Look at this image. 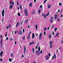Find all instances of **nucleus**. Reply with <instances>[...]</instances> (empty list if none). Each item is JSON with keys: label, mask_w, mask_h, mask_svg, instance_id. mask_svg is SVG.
<instances>
[{"label": "nucleus", "mask_w": 63, "mask_h": 63, "mask_svg": "<svg viewBox=\"0 0 63 63\" xmlns=\"http://www.w3.org/2000/svg\"><path fill=\"white\" fill-rule=\"evenodd\" d=\"M18 34H19L20 35H21L22 34V32L21 31H19L18 32Z\"/></svg>", "instance_id": "nucleus-1"}, {"label": "nucleus", "mask_w": 63, "mask_h": 63, "mask_svg": "<svg viewBox=\"0 0 63 63\" xmlns=\"http://www.w3.org/2000/svg\"><path fill=\"white\" fill-rule=\"evenodd\" d=\"M25 12V14L26 15V16H28V13H27V10L25 9L24 11Z\"/></svg>", "instance_id": "nucleus-2"}, {"label": "nucleus", "mask_w": 63, "mask_h": 63, "mask_svg": "<svg viewBox=\"0 0 63 63\" xmlns=\"http://www.w3.org/2000/svg\"><path fill=\"white\" fill-rule=\"evenodd\" d=\"M5 12V11H4V9H3L2 11V12L1 14L2 15V16L4 17V13Z\"/></svg>", "instance_id": "nucleus-3"}, {"label": "nucleus", "mask_w": 63, "mask_h": 63, "mask_svg": "<svg viewBox=\"0 0 63 63\" xmlns=\"http://www.w3.org/2000/svg\"><path fill=\"white\" fill-rule=\"evenodd\" d=\"M36 53L37 55H39L40 54V52L38 51H36Z\"/></svg>", "instance_id": "nucleus-4"}, {"label": "nucleus", "mask_w": 63, "mask_h": 63, "mask_svg": "<svg viewBox=\"0 0 63 63\" xmlns=\"http://www.w3.org/2000/svg\"><path fill=\"white\" fill-rule=\"evenodd\" d=\"M42 33H41L39 35V40H40L41 39V37H42Z\"/></svg>", "instance_id": "nucleus-5"}, {"label": "nucleus", "mask_w": 63, "mask_h": 63, "mask_svg": "<svg viewBox=\"0 0 63 63\" xmlns=\"http://www.w3.org/2000/svg\"><path fill=\"white\" fill-rule=\"evenodd\" d=\"M3 51H2L0 53V57H2V54H3Z\"/></svg>", "instance_id": "nucleus-6"}, {"label": "nucleus", "mask_w": 63, "mask_h": 63, "mask_svg": "<svg viewBox=\"0 0 63 63\" xmlns=\"http://www.w3.org/2000/svg\"><path fill=\"white\" fill-rule=\"evenodd\" d=\"M18 26H19V22H18L17 23V24L16 25V27H17Z\"/></svg>", "instance_id": "nucleus-7"}, {"label": "nucleus", "mask_w": 63, "mask_h": 63, "mask_svg": "<svg viewBox=\"0 0 63 63\" xmlns=\"http://www.w3.org/2000/svg\"><path fill=\"white\" fill-rule=\"evenodd\" d=\"M35 37V35L34 34V33H33L32 34V39H34V37Z\"/></svg>", "instance_id": "nucleus-8"}, {"label": "nucleus", "mask_w": 63, "mask_h": 63, "mask_svg": "<svg viewBox=\"0 0 63 63\" xmlns=\"http://www.w3.org/2000/svg\"><path fill=\"white\" fill-rule=\"evenodd\" d=\"M24 54H25V51H26V47L25 46L24 47Z\"/></svg>", "instance_id": "nucleus-9"}, {"label": "nucleus", "mask_w": 63, "mask_h": 63, "mask_svg": "<svg viewBox=\"0 0 63 63\" xmlns=\"http://www.w3.org/2000/svg\"><path fill=\"white\" fill-rule=\"evenodd\" d=\"M48 59V56H46V59L47 60Z\"/></svg>", "instance_id": "nucleus-10"}, {"label": "nucleus", "mask_w": 63, "mask_h": 63, "mask_svg": "<svg viewBox=\"0 0 63 63\" xmlns=\"http://www.w3.org/2000/svg\"><path fill=\"white\" fill-rule=\"evenodd\" d=\"M50 7H51V5H48L47 7L49 9L50 8Z\"/></svg>", "instance_id": "nucleus-11"}, {"label": "nucleus", "mask_w": 63, "mask_h": 63, "mask_svg": "<svg viewBox=\"0 0 63 63\" xmlns=\"http://www.w3.org/2000/svg\"><path fill=\"white\" fill-rule=\"evenodd\" d=\"M30 35H29L27 37V39H28V40H29L30 39Z\"/></svg>", "instance_id": "nucleus-12"}, {"label": "nucleus", "mask_w": 63, "mask_h": 63, "mask_svg": "<svg viewBox=\"0 0 63 63\" xmlns=\"http://www.w3.org/2000/svg\"><path fill=\"white\" fill-rule=\"evenodd\" d=\"M49 38H51V33H50L49 36Z\"/></svg>", "instance_id": "nucleus-13"}, {"label": "nucleus", "mask_w": 63, "mask_h": 63, "mask_svg": "<svg viewBox=\"0 0 63 63\" xmlns=\"http://www.w3.org/2000/svg\"><path fill=\"white\" fill-rule=\"evenodd\" d=\"M49 44H50V45H51V44H53V42L52 41H50L49 42Z\"/></svg>", "instance_id": "nucleus-14"}, {"label": "nucleus", "mask_w": 63, "mask_h": 63, "mask_svg": "<svg viewBox=\"0 0 63 63\" xmlns=\"http://www.w3.org/2000/svg\"><path fill=\"white\" fill-rule=\"evenodd\" d=\"M50 48H52V47H53L52 45L51 44H50Z\"/></svg>", "instance_id": "nucleus-15"}, {"label": "nucleus", "mask_w": 63, "mask_h": 63, "mask_svg": "<svg viewBox=\"0 0 63 63\" xmlns=\"http://www.w3.org/2000/svg\"><path fill=\"white\" fill-rule=\"evenodd\" d=\"M13 6L12 5H11L10 6V7H9L10 8L12 9V8H13Z\"/></svg>", "instance_id": "nucleus-16"}, {"label": "nucleus", "mask_w": 63, "mask_h": 63, "mask_svg": "<svg viewBox=\"0 0 63 63\" xmlns=\"http://www.w3.org/2000/svg\"><path fill=\"white\" fill-rule=\"evenodd\" d=\"M32 3H31L29 4V6H30L31 7H32Z\"/></svg>", "instance_id": "nucleus-17"}, {"label": "nucleus", "mask_w": 63, "mask_h": 63, "mask_svg": "<svg viewBox=\"0 0 63 63\" xmlns=\"http://www.w3.org/2000/svg\"><path fill=\"white\" fill-rule=\"evenodd\" d=\"M17 15L18 16H20V14L19 12H18Z\"/></svg>", "instance_id": "nucleus-18"}, {"label": "nucleus", "mask_w": 63, "mask_h": 63, "mask_svg": "<svg viewBox=\"0 0 63 63\" xmlns=\"http://www.w3.org/2000/svg\"><path fill=\"white\" fill-rule=\"evenodd\" d=\"M35 28H36V30H37V29H38V26L37 25H35Z\"/></svg>", "instance_id": "nucleus-19"}, {"label": "nucleus", "mask_w": 63, "mask_h": 63, "mask_svg": "<svg viewBox=\"0 0 63 63\" xmlns=\"http://www.w3.org/2000/svg\"><path fill=\"white\" fill-rule=\"evenodd\" d=\"M38 13L39 14H40V13H41V9H39L38 10Z\"/></svg>", "instance_id": "nucleus-20"}, {"label": "nucleus", "mask_w": 63, "mask_h": 63, "mask_svg": "<svg viewBox=\"0 0 63 63\" xmlns=\"http://www.w3.org/2000/svg\"><path fill=\"white\" fill-rule=\"evenodd\" d=\"M35 13V11L34 10H33V12L32 13V14H34Z\"/></svg>", "instance_id": "nucleus-21"}, {"label": "nucleus", "mask_w": 63, "mask_h": 63, "mask_svg": "<svg viewBox=\"0 0 63 63\" xmlns=\"http://www.w3.org/2000/svg\"><path fill=\"white\" fill-rule=\"evenodd\" d=\"M1 44H2L3 43V39H1V41L0 42Z\"/></svg>", "instance_id": "nucleus-22"}, {"label": "nucleus", "mask_w": 63, "mask_h": 63, "mask_svg": "<svg viewBox=\"0 0 63 63\" xmlns=\"http://www.w3.org/2000/svg\"><path fill=\"white\" fill-rule=\"evenodd\" d=\"M20 9L21 10L22 9V6L21 5L20 6Z\"/></svg>", "instance_id": "nucleus-23"}, {"label": "nucleus", "mask_w": 63, "mask_h": 63, "mask_svg": "<svg viewBox=\"0 0 63 63\" xmlns=\"http://www.w3.org/2000/svg\"><path fill=\"white\" fill-rule=\"evenodd\" d=\"M12 59L11 58H10L9 59V62H12Z\"/></svg>", "instance_id": "nucleus-24"}, {"label": "nucleus", "mask_w": 63, "mask_h": 63, "mask_svg": "<svg viewBox=\"0 0 63 63\" xmlns=\"http://www.w3.org/2000/svg\"><path fill=\"white\" fill-rule=\"evenodd\" d=\"M46 17H47V15H44V18H46Z\"/></svg>", "instance_id": "nucleus-25"}, {"label": "nucleus", "mask_w": 63, "mask_h": 63, "mask_svg": "<svg viewBox=\"0 0 63 63\" xmlns=\"http://www.w3.org/2000/svg\"><path fill=\"white\" fill-rule=\"evenodd\" d=\"M28 20L27 19V20H26L25 21V23H27V22H28Z\"/></svg>", "instance_id": "nucleus-26"}, {"label": "nucleus", "mask_w": 63, "mask_h": 63, "mask_svg": "<svg viewBox=\"0 0 63 63\" xmlns=\"http://www.w3.org/2000/svg\"><path fill=\"white\" fill-rule=\"evenodd\" d=\"M32 50V52H33V53H34V48H33Z\"/></svg>", "instance_id": "nucleus-27"}, {"label": "nucleus", "mask_w": 63, "mask_h": 63, "mask_svg": "<svg viewBox=\"0 0 63 63\" xmlns=\"http://www.w3.org/2000/svg\"><path fill=\"white\" fill-rule=\"evenodd\" d=\"M57 30V28H55L54 29V30L55 31V32H56V30Z\"/></svg>", "instance_id": "nucleus-28"}, {"label": "nucleus", "mask_w": 63, "mask_h": 63, "mask_svg": "<svg viewBox=\"0 0 63 63\" xmlns=\"http://www.w3.org/2000/svg\"><path fill=\"white\" fill-rule=\"evenodd\" d=\"M57 17V15H55V16L54 17V18H55V19H56V18Z\"/></svg>", "instance_id": "nucleus-29"}, {"label": "nucleus", "mask_w": 63, "mask_h": 63, "mask_svg": "<svg viewBox=\"0 0 63 63\" xmlns=\"http://www.w3.org/2000/svg\"><path fill=\"white\" fill-rule=\"evenodd\" d=\"M38 50L39 51H40V47H39Z\"/></svg>", "instance_id": "nucleus-30"}, {"label": "nucleus", "mask_w": 63, "mask_h": 63, "mask_svg": "<svg viewBox=\"0 0 63 63\" xmlns=\"http://www.w3.org/2000/svg\"><path fill=\"white\" fill-rule=\"evenodd\" d=\"M53 17H52L51 18L50 20H53Z\"/></svg>", "instance_id": "nucleus-31"}, {"label": "nucleus", "mask_w": 63, "mask_h": 63, "mask_svg": "<svg viewBox=\"0 0 63 63\" xmlns=\"http://www.w3.org/2000/svg\"><path fill=\"white\" fill-rule=\"evenodd\" d=\"M63 15H61L60 16V17H61H61H63Z\"/></svg>", "instance_id": "nucleus-32"}, {"label": "nucleus", "mask_w": 63, "mask_h": 63, "mask_svg": "<svg viewBox=\"0 0 63 63\" xmlns=\"http://www.w3.org/2000/svg\"><path fill=\"white\" fill-rule=\"evenodd\" d=\"M54 56L55 57L54 59H55L56 58V55L55 54H54Z\"/></svg>", "instance_id": "nucleus-33"}, {"label": "nucleus", "mask_w": 63, "mask_h": 63, "mask_svg": "<svg viewBox=\"0 0 63 63\" xmlns=\"http://www.w3.org/2000/svg\"><path fill=\"white\" fill-rule=\"evenodd\" d=\"M51 55V54H50V53H49L48 54V56H50Z\"/></svg>", "instance_id": "nucleus-34"}, {"label": "nucleus", "mask_w": 63, "mask_h": 63, "mask_svg": "<svg viewBox=\"0 0 63 63\" xmlns=\"http://www.w3.org/2000/svg\"><path fill=\"white\" fill-rule=\"evenodd\" d=\"M59 5L60 6H62V4H61V3H60L59 4Z\"/></svg>", "instance_id": "nucleus-35"}, {"label": "nucleus", "mask_w": 63, "mask_h": 63, "mask_svg": "<svg viewBox=\"0 0 63 63\" xmlns=\"http://www.w3.org/2000/svg\"><path fill=\"white\" fill-rule=\"evenodd\" d=\"M13 38H10V40L11 41H13Z\"/></svg>", "instance_id": "nucleus-36"}, {"label": "nucleus", "mask_w": 63, "mask_h": 63, "mask_svg": "<svg viewBox=\"0 0 63 63\" xmlns=\"http://www.w3.org/2000/svg\"><path fill=\"white\" fill-rule=\"evenodd\" d=\"M47 0H45L44 1V2L43 3H46V2H47Z\"/></svg>", "instance_id": "nucleus-37"}, {"label": "nucleus", "mask_w": 63, "mask_h": 63, "mask_svg": "<svg viewBox=\"0 0 63 63\" xmlns=\"http://www.w3.org/2000/svg\"><path fill=\"white\" fill-rule=\"evenodd\" d=\"M17 5H18L19 4H18V1L17 0Z\"/></svg>", "instance_id": "nucleus-38"}, {"label": "nucleus", "mask_w": 63, "mask_h": 63, "mask_svg": "<svg viewBox=\"0 0 63 63\" xmlns=\"http://www.w3.org/2000/svg\"><path fill=\"white\" fill-rule=\"evenodd\" d=\"M4 18H3L2 19H1V20H2V22H3V21H4Z\"/></svg>", "instance_id": "nucleus-39"}, {"label": "nucleus", "mask_w": 63, "mask_h": 63, "mask_svg": "<svg viewBox=\"0 0 63 63\" xmlns=\"http://www.w3.org/2000/svg\"><path fill=\"white\" fill-rule=\"evenodd\" d=\"M50 21L51 22V23H52V22H53V20H50Z\"/></svg>", "instance_id": "nucleus-40"}, {"label": "nucleus", "mask_w": 63, "mask_h": 63, "mask_svg": "<svg viewBox=\"0 0 63 63\" xmlns=\"http://www.w3.org/2000/svg\"><path fill=\"white\" fill-rule=\"evenodd\" d=\"M44 30L45 31H46V30H47V28H44Z\"/></svg>", "instance_id": "nucleus-41"}, {"label": "nucleus", "mask_w": 63, "mask_h": 63, "mask_svg": "<svg viewBox=\"0 0 63 63\" xmlns=\"http://www.w3.org/2000/svg\"><path fill=\"white\" fill-rule=\"evenodd\" d=\"M40 53L41 54L42 53H43V51L42 50L41 51H40Z\"/></svg>", "instance_id": "nucleus-42"}, {"label": "nucleus", "mask_w": 63, "mask_h": 63, "mask_svg": "<svg viewBox=\"0 0 63 63\" xmlns=\"http://www.w3.org/2000/svg\"><path fill=\"white\" fill-rule=\"evenodd\" d=\"M13 53H11V57H12V56H13Z\"/></svg>", "instance_id": "nucleus-43"}, {"label": "nucleus", "mask_w": 63, "mask_h": 63, "mask_svg": "<svg viewBox=\"0 0 63 63\" xmlns=\"http://www.w3.org/2000/svg\"><path fill=\"white\" fill-rule=\"evenodd\" d=\"M7 33H5V37H7Z\"/></svg>", "instance_id": "nucleus-44"}, {"label": "nucleus", "mask_w": 63, "mask_h": 63, "mask_svg": "<svg viewBox=\"0 0 63 63\" xmlns=\"http://www.w3.org/2000/svg\"><path fill=\"white\" fill-rule=\"evenodd\" d=\"M32 42H30V46L31 45H32Z\"/></svg>", "instance_id": "nucleus-45"}, {"label": "nucleus", "mask_w": 63, "mask_h": 63, "mask_svg": "<svg viewBox=\"0 0 63 63\" xmlns=\"http://www.w3.org/2000/svg\"><path fill=\"white\" fill-rule=\"evenodd\" d=\"M54 56H53L52 57V59H54Z\"/></svg>", "instance_id": "nucleus-46"}, {"label": "nucleus", "mask_w": 63, "mask_h": 63, "mask_svg": "<svg viewBox=\"0 0 63 63\" xmlns=\"http://www.w3.org/2000/svg\"><path fill=\"white\" fill-rule=\"evenodd\" d=\"M6 40H8V37H7L6 38Z\"/></svg>", "instance_id": "nucleus-47"}, {"label": "nucleus", "mask_w": 63, "mask_h": 63, "mask_svg": "<svg viewBox=\"0 0 63 63\" xmlns=\"http://www.w3.org/2000/svg\"><path fill=\"white\" fill-rule=\"evenodd\" d=\"M17 9L18 10L19 9V7H17Z\"/></svg>", "instance_id": "nucleus-48"}, {"label": "nucleus", "mask_w": 63, "mask_h": 63, "mask_svg": "<svg viewBox=\"0 0 63 63\" xmlns=\"http://www.w3.org/2000/svg\"><path fill=\"white\" fill-rule=\"evenodd\" d=\"M40 8H42V7H43V5H41L40 6Z\"/></svg>", "instance_id": "nucleus-49"}, {"label": "nucleus", "mask_w": 63, "mask_h": 63, "mask_svg": "<svg viewBox=\"0 0 63 63\" xmlns=\"http://www.w3.org/2000/svg\"><path fill=\"white\" fill-rule=\"evenodd\" d=\"M58 13H59V12H60V10L59 9L58 10Z\"/></svg>", "instance_id": "nucleus-50"}, {"label": "nucleus", "mask_w": 63, "mask_h": 63, "mask_svg": "<svg viewBox=\"0 0 63 63\" xmlns=\"http://www.w3.org/2000/svg\"><path fill=\"white\" fill-rule=\"evenodd\" d=\"M57 20H58V21H59V18H57Z\"/></svg>", "instance_id": "nucleus-51"}, {"label": "nucleus", "mask_w": 63, "mask_h": 63, "mask_svg": "<svg viewBox=\"0 0 63 63\" xmlns=\"http://www.w3.org/2000/svg\"><path fill=\"white\" fill-rule=\"evenodd\" d=\"M49 12L47 14V16H48V15H49Z\"/></svg>", "instance_id": "nucleus-52"}, {"label": "nucleus", "mask_w": 63, "mask_h": 63, "mask_svg": "<svg viewBox=\"0 0 63 63\" xmlns=\"http://www.w3.org/2000/svg\"><path fill=\"white\" fill-rule=\"evenodd\" d=\"M35 48L36 49H37L38 48V46H36L35 47Z\"/></svg>", "instance_id": "nucleus-53"}, {"label": "nucleus", "mask_w": 63, "mask_h": 63, "mask_svg": "<svg viewBox=\"0 0 63 63\" xmlns=\"http://www.w3.org/2000/svg\"><path fill=\"white\" fill-rule=\"evenodd\" d=\"M31 32H30L29 33V35L30 36V34H31Z\"/></svg>", "instance_id": "nucleus-54"}, {"label": "nucleus", "mask_w": 63, "mask_h": 63, "mask_svg": "<svg viewBox=\"0 0 63 63\" xmlns=\"http://www.w3.org/2000/svg\"><path fill=\"white\" fill-rule=\"evenodd\" d=\"M9 26H7L6 27V29H9Z\"/></svg>", "instance_id": "nucleus-55"}, {"label": "nucleus", "mask_w": 63, "mask_h": 63, "mask_svg": "<svg viewBox=\"0 0 63 63\" xmlns=\"http://www.w3.org/2000/svg\"><path fill=\"white\" fill-rule=\"evenodd\" d=\"M23 40H24V39H25V37L24 36L23 38Z\"/></svg>", "instance_id": "nucleus-56"}, {"label": "nucleus", "mask_w": 63, "mask_h": 63, "mask_svg": "<svg viewBox=\"0 0 63 63\" xmlns=\"http://www.w3.org/2000/svg\"><path fill=\"white\" fill-rule=\"evenodd\" d=\"M23 22V21H21V25H22V24Z\"/></svg>", "instance_id": "nucleus-57"}, {"label": "nucleus", "mask_w": 63, "mask_h": 63, "mask_svg": "<svg viewBox=\"0 0 63 63\" xmlns=\"http://www.w3.org/2000/svg\"><path fill=\"white\" fill-rule=\"evenodd\" d=\"M15 45H16V41H15Z\"/></svg>", "instance_id": "nucleus-58"}, {"label": "nucleus", "mask_w": 63, "mask_h": 63, "mask_svg": "<svg viewBox=\"0 0 63 63\" xmlns=\"http://www.w3.org/2000/svg\"><path fill=\"white\" fill-rule=\"evenodd\" d=\"M0 60L1 61H3V60L2 59H0Z\"/></svg>", "instance_id": "nucleus-59"}, {"label": "nucleus", "mask_w": 63, "mask_h": 63, "mask_svg": "<svg viewBox=\"0 0 63 63\" xmlns=\"http://www.w3.org/2000/svg\"><path fill=\"white\" fill-rule=\"evenodd\" d=\"M32 44H35V42H32Z\"/></svg>", "instance_id": "nucleus-60"}, {"label": "nucleus", "mask_w": 63, "mask_h": 63, "mask_svg": "<svg viewBox=\"0 0 63 63\" xmlns=\"http://www.w3.org/2000/svg\"><path fill=\"white\" fill-rule=\"evenodd\" d=\"M36 0H34V3H36Z\"/></svg>", "instance_id": "nucleus-61"}, {"label": "nucleus", "mask_w": 63, "mask_h": 63, "mask_svg": "<svg viewBox=\"0 0 63 63\" xmlns=\"http://www.w3.org/2000/svg\"><path fill=\"white\" fill-rule=\"evenodd\" d=\"M12 4L13 5H14V2H13Z\"/></svg>", "instance_id": "nucleus-62"}, {"label": "nucleus", "mask_w": 63, "mask_h": 63, "mask_svg": "<svg viewBox=\"0 0 63 63\" xmlns=\"http://www.w3.org/2000/svg\"><path fill=\"white\" fill-rule=\"evenodd\" d=\"M23 32H24V29H23Z\"/></svg>", "instance_id": "nucleus-63"}, {"label": "nucleus", "mask_w": 63, "mask_h": 63, "mask_svg": "<svg viewBox=\"0 0 63 63\" xmlns=\"http://www.w3.org/2000/svg\"><path fill=\"white\" fill-rule=\"evenodd\" d=\"M33 63H37V62H33Z\"/></svg>", "instance_id": "nucleus-64"}]
</instances>
